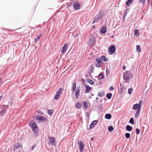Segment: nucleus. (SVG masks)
<instances>
[{
	"mask_svg": "<svg viewBox=\"0 0 152 152\" xmlns=\"http://www.w3.org/2000/svg\"><path fill=\"white\" fill-rule=\"evenodd\" d=\"M94 140V138L93 137H92L91 138V140Z\"/></svg>",
	"mask_w": 152,
	"mask_h": 152,
	"instance_id": "de8ad7c7",
	"label": "nucleus"
},
{
	"mask_svg": "<svg viewBox=\"0 0 152 152\" xmlns=\"http://www.w3.org/2000/svg\"><path fill=\"white\" fill-rule=\"evenodd\" d=\"M112 94L109 93L107 94L106 96L109 99H110L112 96Z\"/></svg>",
	"mask_w": 152,
	"mask_h": 152,
	"instance_id": "a878e982",
	"label": "nucleus"
},
{
	"mask_svg": "<svg viewBox=\"0 0 152 152\" xmlns=\"http://www.w3.org/2000/svg\"><path fill=\"white\" fill-rule=\"evenodd\" d=\"M85 86L86 88V90L85 91V93L86 94L88 93L89 91L91 90V88L89 86V85L87 84H85Z\"/></svg>",
	"mask_w": 152,
	"mask_h": 152,
	"instance_id": "4468645a",
	"label": "nucleus"
},
{
	"mask_svg": "<svg viewBox=\"0 0 152 152\" xmlns=\"http://www.w3.org/2000/svg\"><path fill=\"white\" fill-rule=\"evenodd\" d=\"M77 143L79 145V148L80 152H82L84 148V145L81 141H78Z\"/></svg>",
	"mask_w": 152,
	"mask_h": 152,
	"instance_id": "0eeeda50",
	"label": "nucleus"
},
{
	"mask_svg": "<svg viewBox=\"0 0 152 152\" xmlns=\"http://www.w3.org/2000/svg\"><path fill=\"white\" fill-rule=\"evenodd\" d=\"M83 103L85 108L87 109L88 107V105L90 104V103L86 101H83Z\"/></svg>",
	"mask_w": 152,
	"mask_h": 152,
	"instance_id": "f3484780",
	"label": "nucleus"
},
{
	"mask_svg": "<svg viewBox=\"0 0 152 152\" xmlns=\"http://www.w3.org/2000/svg\"><path fill=\"white\" fill-rule=\"evenodd\" d=\"M113 128L112 126H109L108 128V130L110 132L113 131Z\"/></svg>",
	"mask_w": 152,
	"mask_h": 152,
	"instance_id": "c756f323",
	"label": "nucleus"
},
{
	"mask_svg": "<svg viewBox=\"0 0 152 152\" xmlns=\"http://www.w3.org/2000/svg\"><path fill=\"white\" fill-rule=\"evenodd\" d=\"M37 118L38 119L42 122L45 121L46 120V118L43 116L38 115L37 116Z\"/></svg>",
	"mask_w": 152,
	"mask_h": 152,
	"instance_id": "2eb2a0df",
	"label": "nucleus"
},
{
	"mask_svg": "<svg viewBox=\"0 0 152 152\" xmlns=\"http://www.w3.org/2000/svg\"><path fill=\"white\" fill-rule=\"evenodd\" d=\"M107 28L106 27L103 26L101 29V32L102 33H105L107 31Z\"/></svg>",
	"mask_w": 152,
	"mask_h": 152,
	"instance_id": "dca6fc26",
	"label": "nucleus"
},
{
	"mask_svg": "<svg viewBox=\"0 0 152 152\" xmlns=\"http://www.w3.org/2000/svg\"><path fill=\"white\" fill-rule=\"evenodd\" d=\"M36 145H34L31 148V150H33L34 149V148L36 147Z\"/></svg>",
	"mask_w": 152,
	"mask_h": 152,
	"instance_id": "a19ab883",
	"label": "nucleus"
},
{
	"mask_svg": "<svg viewBox=\"0 0 152 152\" xmlns=\"http://www.w3.org/2000/svg\"><path fill=\"white\" fill-rule=\"evenodd\" d=\"M105 117L106 119H109L111 117V115L110 114H106L105 115Z\"/></svg>",
	"mask_w": 152,
	"mask_h": 152,
	"instance_id": "aec40b11",
	"label": "nucleus"
},
{
	"mask_svg": "<svg viewBox=\"0 0 152 152\" xmlns=\"http://www.w3.org/2000/svg\"><path fill=\"white\" fill-rule=\"evenodd\" d=\"M98 122V121L97 120H95L92 122L91 124H92L94 126Z\"/></svg>",
	"mask_w": 152,
	"mask_h": 152,
	"instance_id": "c9c22d12",
	"label": "nucleus"
},
{
	"mask_svg": "<svg viewBox=\"0 0 152 152\" xmlns=\"http://www.w3.org/2000/svg\"><path fill=\"white\" fill-rule=\"evenodd\" d=\"M94 126L92 124H91L90 126V128H92Z\"/></svg>",
	"mask_w": 152,
	"mask_h": 152,
	"instance_id": "37998d69",
	"label": "nucleus"
},
{
	"mask_svg": "<svg viewBox=\"0 0 152 152\" xmlns=\"http://www.w3.org/2000/svg\"><path fill=\"white\" fill-rule=\"evenodd\" d=\"M132 77V74L130 73V72H127L123 74L124 79L125 80L126 82H127L129 79Z\"/></svg>",
	"mask_w": 152,
	"mask_h": 152,
	"instance_id": "7ed1b4c3",
	"label": "nucleus"
},
{
	"mask_svg": "<svg viewBox=\"0 0 152 152\" xmlns=\"http://www.w3.org/2000/svg\"><path fill=\"white\" fill-rule=\"evenodd\" d=\"M99 18H95L93 20V22L92 23H94L97 22L99 21Z\"/></svg>",
	"mask_w": 152,
	"mask_h": 152,
	"instance_id": "bb28decb",
	"label": "nucleus"
},
{
	"mask_svg": "<svg viewBox=\"0 0 152 152\" xmlns=\"http://www.w3.org/2000/svg\"><path fill=\"white\" fill-rule=\"evenodd\" d=\"M129 122L132 124H134V121L133 118H130L129 120Z\"/></svg>",
	"mask_w": 152,
	"mask_h": 152,
	"instance_id": "473e14b6",
	"label": "nucleus"
},
{
	"mask_svg": "<svg viewBox=\"0 0 152 152\" xmlns=\"http://www.w3.org/2000/svg\"><path fill=\"white\" fill-rule=\"evenodd\" d=\"M48 113L50 115H51L52 114V112H51V110H48Z\"/></svg>",
	"mask_w": 152,
	"mask_h": 152,
	"instance_id": "4c0bfd02",
	"label": "nucleus"
},
{
	"mask_svg": "<svg viewBox=\"0 0 152 152\" xmlns=\"http://www.w3.org/2000/svg\"><path fill=\"white\" fill-rule=\"evenodd\" d=\"M125 136L126 138L128 139L130 137V134L129 133H127L125 134Z\"/></svg>",
	"mask_w": 152,
	"mask_h": 152,
	"instance_id": "7c9ffc66",
	"label": "nucleus"
},
{
	"mask_svg": "<svg viewBox=\"0 0 152 152\" xmlns=\"http://www.w3.org/2000/svg\"><path fill=\"white\" fill-rule=\"evenodd\" d=\"M67 47H68V44L66 43L64 44L63 48H62L61 52L63 54H64L65 53V51L67 49Z\"/></svg>",
	"mask_w": 152,
	"mask_h": 152,
	"instance_id": "f8f14e48",
	"label": "nucleus"
},
{
	"mask_svg": "<svg viewBox=\"0 0 152 152\" xmlns=\"http://www.w3.org/2000/svg\"><path fill=\"white\" fill-rule=\"evenodd\" d=\"M150 0H147L148 2Z\"/></svg>",
	"mask_w": 152,
	"mask_h": 152,
	"instance_id": "3c124183",
	"label": "nucleus"
},
{
	"mask_svg": "<svg viewBox=\"0 0 152 152\" xmlns=\"http://www.w3.org/2000/svg\"><path fill=\"white\" fill-rule=\"evenodd\" d=\"M110 72L109 71L108 69H107L106 70V73L107 75H108L109 73Z\"/></svg>",
	"mask_w": 152,
	"mask_h": 152,
	"instance_id": "ea45409f",
	"label": "nucleus"
},
{
	"mask_svg": "<svg viewBox=\"0 0 152 152\" xmlns=\"http://www.w3.org/2000/svg\"><path fill=\"white\" fill-rule=\"evenodd\" d=\"M110 89L111 90H114V88L113 86H111L110 87Z\"/></svg>",
	"mask_w": 152,
	"mask_h": 152,
	"instance_id": "79ce46f5",
	"label": "nucleus"
},
{
	"mask_svg": "<svg viewBox=\"0 0 152 152\" xmlns=\"http://www.w3.org/2000/svg\"><path fill=\"white\" fill-rule=\"evenodd\" d=\"M22 145L20 142H18L16 143L14 145L13 149L14 151L16 149H18L20 148H22Z\"/></svg>",
	"mask_w": 152,
	"mask_h": 152,
	"instance_id": "1a4fd4ad",
	"label": "nucleus"
},
{
	"mask_svg": "<svg viewBox=\"0 0 152 152\" xmlns=\"http://www.w3.org/2000/svg\"><path fill=\"white\" fill-rule=\"evenodd\" d=\"M137 48V51L140 52L141 51V49L140 48V46L139 45H137L136 46Z\"/></svg>",
	"mask_w": 152,
	"mask_h": 152,
	"instance_id": "c85d7f7f",
	"label": "nucleus"
},
{
	"mask_svg": "<svg viewBox=\"0 0 152 152\" xmlns=\"http://www.w3.org/2000/svg\"><path fill=\"white\" fill-rule=\"evenodd\" d=\"M142 104V101L140 100L139 101V104H134L133 106V109L134 110H137L135 115L136 118H137L139 116Z\"/></svg>",
	"mask_w": 152,
	"mask_h": 152,
	"instance_id": "f257e3e1",
	"label": "nucleus"
},
{
	"mask_svg": "<svg viewBox=\"0 0 152 152\" xmlns=\"http://www.w3.org/2000/svg\"><path fill=\"white\" fill-rule=\"evenodd\" d=\"M81 88L80 86H78L77 87V88L75 92V95L76 98L77 99H78L79 96V94L80 91V90Z\"/></svg>",
	"mask_w": 152,
	"mask_h": 152,
	"instance_id": "6e6552de",
	"label": "nucleus"
},
{
	"mask_svg": "<svg viewBox=\"0 0 152 152\" xmlns=\"http://www.w3.org/2000/svg\"><path fill=\"white\" fill-rule=\"evenodd\" d=\"M133 1L134 0H128L126 2L125 4L128 7H129L131 5Z\"/></svg>",
	"mask_w": 152,
	"mask_h": 152,
	"instance_id": "a211bd4d",
	"label": "nucleus"
},
{
	"mask_svg": "<svg viewBox=\"0 0 152 152\" xmlns=\"http://www.w3.org/2000/svg\"><path fill=\"white\" fill-rule=\"evenodd\" d=\"M48 139L49 141V144L52 145L56 146V139L53 137H49Z\"/></svg>",
	"mask_w": 152,
	"mask_h": 152,
	"instance_id": "20e7f679",
	"label": "nucleus"
},
{
	"mask_svg": "<svg viewBox=\"0 0 152 152\" xmlns=\"http://www.w3.org/2000/svg\"><path fill=\"white\" fill-rule=\"evenodd\" d=\"M101 58V60L104 61H107L108 60L107 58L104 56H102Z\"/></svg>",
	"mask_w": 152,
	"mask_h": 152,
	"instance_id": "412c9836",
	"label": "nucleus"
},
{
	"mask_svg": "<svg viewBox=\"0 0 152 152\" xmlns=\"http://www.w3.org/2000/svg\"><path fill=\"white\" fill-rule=\"evenodd\" d=\"M3 96H0V101L2 98Z\"/></svg>",
	"mask_w": 152,
	"mask_h": 152,
	"instance_id": "49530a36",
	"label": "nucleus"
},
{
	"mask_svg": "<svg viewBox=\"0 0 152 152\" xmlns=\"http://www.w3.org/2000/svg\"><path fill=\"white\" fill-rule=\"evenodd\" d=\"M133 90V89L132 88H130L128 90V93L129 94H131L132 93V91Z\"/></svg>",
	"mask_w": 152,
	"mask_h": 152,
	"instance_id": "f704fd0d",
	"label": "nucleus"
},
{
	"mask_svg": "<svg viewBox=\"0 0 152 152\" xmlns=\"http://www.w3.org/2000/svg\"><path fill=\"white\" fill-rule=\"evenodd\" d=\"M130 152H131V151H130Z\"/></svg>",
	"mask_w": 152,
	"mask_h": 152,
	"instance_id": "603ef678",
	"label": "nucleus"
},
{
	"mask_svg": "<svg viewBox=\"0 0 152 152\" xmlns=\"http://www.w3.org/2000/svg\"><path fill=\"white\" fill-rule=\"evenodd\" d=\"M96 64L95 65L96 66L98 67H101L102 63L101 59L99 58H96Z\"/></svg>",
	"mask_w": 152,
	"mask_h": 152,
	"instance_id": "9d476101",
	"label": "nucleus"
},
{
	"mask_svg": "<svg viewBox=\"0 0 152 152\" xmlns=\"http://www.w3.org/2000/svg\"><path fill=\"white\" fill-rule=\"evenodd\" d=\"M94 67L92 66H91V72H93V69H94Z\"/></svg>",
	"mask_w": 152,
	"mask_h": 152,
	"instance_id": "c03bdc74",
	"label": "nucleus"
},
{
	"mask_svg": "<svg viewBox=\"0 0 152 152\" xmlns=\"http://www.w3.org/2000/svg\"><path fill=\"white\" fill-rule=\"evenodd\" d=\"M132 127L129 125H127L126 126V129L128 131H130L132 130Z\"/></svg>",
	"mask_w": 152,
	"mask_h": 152,
	"instance_id": "6ab92c4d",
	"label": "nucleus"
},
{
	"mask_svg": "<svg viewBox=\"0 0 152 152\" xmlns=\"http://www.w3.org/2000/svg\"><path fill=\"white\" fill-rule=\"evenodd\" d=\"M104 95L103 92H99L98 94V95L99 96L102 97Z\"/></svg>",
	"mask_w": 152,
	"mask_h": 152,
	"instance_id": "cd10ccee",
	"label": "nucleus"
},
{
	"mask_svg": "<svg viewBox=\"0 0 152 152\" xmlns=\"http://www.w3.org/2000/svg\"><path fill=\"white\" fill-rule=\"evenodd\" d=\"M115 47L113 45L110 47L108 49V52L110 54H112L115 53Z\"/></svg>",
	"mask_w": 152,
	"mask_h": 152,
	"instance_id": "423d86ee",
	"label": "nucleus"
},
{
	"mask_svg": "<svg viewBox=\"0 0 152 152\" xmlns=\"http://www.w3.org/2000/svg\"><path fill=\"white\" fill-rule=\"evenodd\" d=\"M88 82L90 84H91L92 85L94 84V82L91 80H88Z\"/></svg>",
	"mask_w": 152,
	"mask_h": 152,
	"instance_id": "72a5a7b5",
	"label": "nucleus"
},
{
	"mask_svg": "<svg viewBox=\"0 0 152 152\" xmlns=\"http://www.w3.org/2000/svg\"><path fill=\"white\" fill-rule=\"evenodd\" d=\"M7 111V110L4 108L0 109V117L3 116L5 112Z\"/></svg>",
	"mask_w": 152,
	"mask_h": 152,
	"instance_id": "ddd939ff",
	"label": "nucleus"
},
{
	"mask_svg": "<svg viewBox=\"0 0 152 152\" xmlns=\"http://www.w3.org/2000/svg\"><path fill=\"white\" fill-rule=\"evenodd\" d=\"M74 8L76 10H77L80 8V4L78 2H75L73 4Z\"/></svg>",
	"mask_w": 152,
	"mask_h": 152,
	"instance_id": "9b49d317",
	"label": "nucleus"
},
{
	"mask_svg": "<svg viewBox=\"0 0 152 152\" xmlns=\"http://www.w3.org/2000/svg\"><path fill=\"white\" fill-rule=\"evenodd\" d=\"M62 90V88H60L57 91L54 97V99H55L57 100L59 98L60 96V94Z\"/></svg>",
	"mask_w": 152,
	"mask_h": 152,
	"instance_id": "39448f33",
	"label": "nucleus"
},
{
	"mask_svg": "<svg viewBox=\"0 0 152 152\" xmlns=\"http://www.w3.org/2000/svg\"><path fill=\"white\" fill-rule=\"evenodd\" d=\"M75 106L77 108H80L81 107V104L80 103L77 102L75 104Z\"/></svg>",
	"mask_w": 152,
	"mask_h": 152,
	"instance_id": "4be33fe9",
	"label": "nucleus"
},
{
	"mask_svg": "<svg viewBox=\"0 0 152 152\" xmlns=\"http://www.w3.org/2000/svg\"><path fill=\"white\" fill-rule=\"evenodd\" d=\"M29 124L35 133H37L38 132V128L37 127L35 122L34 120L31 121Z\"/></svg>",
	"mask_w": 152,
	"mask_h": 152,
	"instance_id": "f03ea898",
	"label": "nucleus"
},
{
	"mask_svg": "<svg viewBox=\"0 0 152 152\" xmlns=\"http://www.w3.org/2000/svg\"><path fill=\"white\" fill-rule=\"evenodd\" d=\"M98 77H99V79H103L104 78V76L102 74H100L98 76Z\"/></svg>",
	"mask_w": 152,
	"mask_h": 152,
	"instance_id": "2f4dec72",
	"label": "nucleus"
},
{
	"mask_svg": "<svg viewBox=\"0 0 152 152\" xmlns=\"http://www.w3.org/2000/svg\"><path fill=\"white\" fill-rule=\"evenodd\" d=\"M41 35H42L41 34H39V36H38L37 38L35 39V41H34L35 43H37V42L39 39L40 37L41 36Z\"/></svg>",
	"mask_w": 152,
	"mask_h": 152,
	"instance_id": "393cba45",
	"label": "nucleus"
},
{
	"mask_svg": "<svg viewBox=\"0 0 152 152\" xmlns=\"http://www.w3.org/2000/svg\"><path fill=\"white\" fill-rule=\"evenodd\" d=\"M87 115H88V116H89L88 113H87V115H86V116H87Z\"/></svg>",
	"mask_w": 152,
	"mask_h": 152,
	"instance_id": "09e8293b",
	"label": "nucleus"
},
{
	"mask_svg": "<svg viewBox=\"0 0 152 152\" xmlns=\"http://www.w3.org/2000/svg\"><path fill=\"white\" fill-rule=\"evenodd\" d=\"M114 37V36H112V38H113Z\"/></svg>",
	"mask_w": 152,
	"mask_h": 152,
	"instance_id": "8fccbe9b",
	"label": "nucleus"
},
{
	"mask_svg": "<svg viewBox=\"0 0 152 152\" xmlns=\"http://www.w3.org/2000/svg\"><path fill=\"white\" fill-rule=\"evenodd\" d=\"M134 34L137 36H138L140 35V33L139 31L137 29H135L134 30Z\"/></svg>",
	"mask_w": 152,
	"mask_h": 152,
	"instance_id": "b1692460",
	"label": "nucleus"
},
{
	"mask_svg": "<svg viewBox=\"0 0 152 152\" xmlns=\"http://www.w3.org/2000/svg\"><path fill=\"white\" fill-rule=\"evenodd\" d=\"M140 2L144 4L145 2V0H139Z\"/></svg>",
	"mask_w": 152,
	"mask_h": 152,
	"instance_id": "58836bf2",
	"label": "nucleus"
},
{
	"mask_svg": "<svg viewBox=\"0 0 152 152\" xmlns=\"http://www.w3.org/2000/svg\"><path fill=\"white\" fill-rule=\"evenodd\" d=\"M76 83L75 82H74L73 83V87L72 88V90L74 91H75L76 89Z\"/></svg>",
	"mask_w": 152,
	"mask_h": 152,
	"instance_id": "5701e85b",
	"label": "nucleus"
},
{
	"mask_svg": "<svg viewBox=\"0 0 152 152\" xmlns=\"http://www.w3.org/2000/svg\"><path fill=\"white\" fill-rule=\"evenodd\" d=\"M123 69L124 70H125L126 69V66H123Z\"/></svg>",
	"mask_w": 152,
	"mask_h": 152,
	"instance_id": "a18cd8bd",
	"label": "nucleus"
},
{
	"mask_svg": "<svg viewBox=\"0 0 152 152\" xmlns=\"http://www.w3.org/2000/svg\"><path fill=\"white\" fill-rule=\"evenodd\" d=\"M140 132V129L138 128H136V133L137 134H139Z\"/></svg>",
	"mask_w": 152,
	"mask_h": 152,
	"instance_id": "e433bc0d",
	"label": "nucleus"
}]
</instances>
